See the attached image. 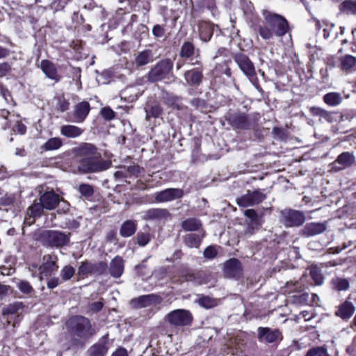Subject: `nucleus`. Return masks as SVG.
Returning a JSON list of instances; mask_svg holds the SVG:
<instances>
[{
    "mask_svg": "<svg viewBox=\"0 0 356 356\" xmlns=\"http://www.w3.org/2000/svg\"><path fill=\"white\" fill-rule=\"evenodd\" d=\"M79 162L78 169L83 172H97L106 170L111 165L110 161L104 160L97 147L91 143H83L74 149Z\"/></svg>",
    "mask_w": 356,
    "mask_h": 356,
    "instance_id": "1",
    "label": "nucleus"
},
{
    "mask_svg": "<svg viewBox=\"0 0 356 356\" xmlns=\"http://www.w3.org/2000/svg\"><path fill=\"white\" fill-rule=\"evenodd\" d=\"M263 15L265 24L259 26L258 31L264 40L282 37L289 31V23L284 17L267 10L263 12Z\"/></svg>",
    "mask_w": 356,
    "mask_h": 356,
    "instance_id": "2",
    "label": "nucleus"
},
{
    "mask_svg": "<svg viewBox=\"0 0 356 356\" xmlns=\"http://www.w3.org/2000/svg\"><path fill=\"white\" fill-rule=\"evenodd\" d=\"M67 326L72 334L81 339H88L95 334L90 321L83 316H78L70 318Z\"/></svg>",
    "mask_w": 356,
    "mask_h": 356,
    "instance_id": "3",
    "label": "nucleus"
},
{
    "mask_svg": "<svg viewBox=\"0 0 356 356\" xmlns=\"http://www.w3.org/2000/svg\"><path fill=\"white\" fill-rule=\"evenodd\" d=\"M234 61L256 89L260 90L261 87L256 76L254 66L250 58L246 55L239 54L235 56Z\"/></svg>",
    "mask_w": 356,
    "mask_h": 356,
    "instance_id": "4",
    "label": "nucleus"
},
{
    "mask_svg": "<svg viewBox=\"0 0 356 356\" xmlns=\"http://www.w3.org/2000/svg\"><path fill=\"white\" fill-rule=\"evenodd\" d=\"M165 321L174 326H186L191 323L193 317L191 312L186 309H175L168 313Z\"/></svg>",
    "mask_w": 356,
    "mask_h": 356,
    "instance_id": "5",
    "label": "nucleus"
},
{
    "mask_svg": "<svg viewBox=\"0 0 356 356\" xmlns=\"http://www.w3.org/2000/svg\"><path fill=\"white\" fill-rule=\"evenodd\" d=\"M281 221L288 227L301 226L305 221V214L293 209H284L281 211Z\"/></svg>",
    "mask_w": 356,
    "mask_h": 356,
    "instance_id": "6",
    "label": "nucleus"
},
{
    "mask_svg": "<svg viewBox=\"0 0 356 356\" xmlns=\"http://www.w3.org/2000/svg\"><path fill=\"white\" fill-rule=\"evenodd\" d=\"M42 237L50 246L54 247L63 246L66 245L70 240L67 234L56 230H47L44 232L42 233Z\"/></svg>",
    "mask_w": 356,
    "mask_h": 356,
    "instance_id": "7",
    "label": "nucleus"
},
{
    "mask_svg": "<svg viewBox=\"0 0 356 356\" xmlns=\"http://www.w3.org/2000/svg\"><path fill=\"white\" fill-rule=\"evenodd\" d=\"M266 197V195L260 191H248L246 194L237 198L236 202L239 207H248L261 202Z\"/></svg>",
    "mask_w": 356,
    "mask_h": 356,
    "instance_id": "8",
    "label": "nucleus"
},
{
    "mask_svg": "<svg viewBox=\"0 0 356 356\" xmlns=\"http://www.w3.org/2000/svg\"><path fill=\"white\" fill-rule=\"evenodd\" d=\"M172 67V62L170 59L160 61L149 73V79L157 81L168 74Z\"/></svg>",
    "mask_w": 356,
    "mask_h": 356,
    "instance_id": "9",
    "label": "nucleus"
},
{
    "mask_svg": "<svg viewBox=\"0 0 356 356\" xmlns=\"http://www.w3.org/2000/svg\"><path fill=\"white\" fill-rule=\"evenodd\" d=\"M43 264L39 268L40 280L50 276L51 273L56 271L58 266L56 264L58 258L55 254H47L43 257Z\"/></svg>",
    "mask_w": 356,
    "mask_h": 356,
    "instance_id": "10",
    "label": "nucleus"
},
{
    "mask_svg": "<svg viewBox=\"0 0 356 356\" xmlns=\"http://www.w3.org/2000/svg\"><path fill=\"white\" fill-rule=\"evenodd\" d=\"M162 298L155 294H149L141 296L137 298L133 299L131 304L133 307L137 308H143L147 307H156L161 304Z\"/></svg>",
    "mask_w": 356,
    "mask_h": 356,
    "instance_id": "11",
    "label": "nucleus"
},
{
    "mask_svg": "<svg viewBox=\"0 0 356 356\" xmlns=\"http://www.w3.org/2000/svg\"><path fill=\"white\" fill-rule=\"evenodd\" d=\"M184 191L180 188H167L155 194V201L163 203L182 197Z\"/></svg>",
    "mask_w": 356,
    "mask_h": 356,
    "instance_id": "12",
    "label": "nucleus"
},
{
    "mask_svg": "<svg viewBox=\"0 0 356 356\" xmlns=\"http://www.w3.org/2000/svg\"><path fill=\"white\" fill-rule=\"evenodd\" d=\"M108 334H106L88 350V355L106 356L108 350Z\"/></svg>",
    "mask_w": 356,
    "mask_h": 356,
    "instance_id": "13",
    "label": "nucleus"
},
{
    "mask_svg": "<svg viewBox=\"0 0 356 356\" xmlns=\"http://www.w3.org/2000/svg\"><path fill=\"white\" fill-rule=\"evenodd\" d=\"M258 338L262 342L274 343L281 339L282 337L278 330H271L268 327H259Z\"/></svg>",
    "mask_w": 356,
    "mask_h": 356,
    "instance_id": "14",
    "label": "nucleus"
},
{
    "mask_svg": "<svg viewBox=\"0 0 356 356\" xmlns=\"http://www.w3.org/2000/svg\"><path fill=\"white\" fill-rule=\"evenodd\" d=\"M44 209V207L40 200L39 202L35 201L27 209L24 224L29 226L31 225L35 219L42 215Z\"/></svg>",
    "mask_w": 356,
    "mask_h": 356,
    "instance_id": "15",
    "label": "nucleus"
},
{
    "mask_svg": "<svg viewBox=\"0 0 356 356\" xmlns=\"http://www.w3.org/2000/svg\"><path fill=\"white\" fill-rule=\"evenodd\" d=\"M40 201L45 209L52 210L56 208L60 201L58 195L53 191L44 192L40 195Z\"/></svg>",
    "mask_w": 356,
    "mask_h": 356,
    "instance_id": "16",
    "label": "nucleus"
},
{
    "mask_svg": "<svg viewBox=\"0 0 356 356\" xmlns=\"http://www.w3.org/2000/svg\"><path fill=\"white\" fill-rule=\"evenodd\" d=\"M40 68L45 76L54 81L58 82L60 79V76L58 74L56 65L48 60H42L40 63Z\"/></svg>",
    "mask_w": 356,
    "mask_h": 356,
    "instance_id": "17",
    "label": "nucleus"
},
{
    "mask_svg": "<svg viewBox=\"0 0 356 356\" xmlns=\"http://www.w3.org/2000/svg\"><path fill=\"white\" fill-rule=\"evenodd\" d=\"M170 217L169 211L166 209L154 208L144 212L145 220H166Z\"/></svg>",
    "mask_w": 356,
    "mask_h": 356,
    "instance_id": "18",
    "label": "nucleus"
},
{
    "mask_svg": "<svg viewBox=\"0 0 356 356\" xmlns=\"http://www.w3.org/2000/svg\"><path fill=\"white\" fill-rule=\"evenodd\" d=\"M241 266L236 259H231L225 263L224 273L227 277H236L241 274Z\"/></svg>",
    "mask_w": 356,
    "mask_h": 356,
    "instance_id": "19",
    "label": "nucleus"
},
{
    "mask_svg": "<svg viewBox=\"0 0 356 356\" xmlns=\"http://www.w3.org/2000/svg\"><path fill=\"white\" fill-rule=\"evenodd\" d=\"M326 229L324 222L307 223L302 230V233L307 237L313 236L323 233Z\"/></svg>",
    "mask_w": 356,
    "mask_h": 356,
    "instance_id": "20",
    "label": "nucleus"
},
{
    "mask_svg": "<svg viewBox=\"0 0 356 356\" xmlns=\"http://www.w3.org/2000/svg\"><path fill=\"white\" fill-rule=\"evenodd\" d=\"M124 261L120 256H116L112 259L109 266L110 275L115 277H120L124 272Z\"/></svg>",
    "mask_w": 356,
    "mask_h": 356,
    "instance_id": "21",
    "label": "nucleus"
},
{
    "mask_svg": "<svg viewBox=\"0 0 356 356\" xmlns=\"http://www.w3.org/2000/svg\"><path fill=\"white\" fill-rule=\"evenodd\" d=\"M90 111V104L87 102H82L75 106L74 115L76 122L84 121Z\"/></svg>",
    "mask_w": 356,
    "mask_h": 356,
    "instance_id": "22",
    "label": "nucleus"
},
{
    "mask_svg": "<svg viewBox=\"0 0 356 356\" xmlns=\"http://www.w3.org/2000/svg\"><path fill=\"white\" fill-rule=\"evenodd\" d=\"M244 215L250 220L248 224V232L250 234H253L254 229H258L261 225V218L259 217L257 212L253 209H246Z\"/></svg>",
    "mask_w": 356,
    "mask_h": 356,
    "instance_id": "23",
    "label": "nucleus"
},
{
    "mask_svg": "<svg viewBox=\"0 0 356 356\" xmlns=\"http://www.w3.org/2000/svg\"><path fill=\"white\" fill-rule=\"evenodd\" d=\"M355 161V157L350 152H343L338 156L337 159L334 163V165L339 164L341 166L337 168L339 170L348 168L353 165Z\"/></svg>",
    "mask_w": 356,
    "mask_h": 356,
    "instance_id": "24",
    "label": "nucleus"
},
{
    "mask_svg": "<svg viewBox=\"0 0 356 356\" xmlns=\"http://www.w3.org/2000/svg\"><path fill=\"white\" fill-rule=\"evenodd\" d=\"M202 71L197 68L188 70L184 74L186 83L189 85H199L202 79Z\"/></svg>",
    "mask_w": 356,
    "mask_h": 356,
    "instance_id": "25",
    "label": "nucleus"
},
{
    "mask_svg": "<svg viewBox=\"0 0 356 356\" xmlns=\"http://www.w3.org/2000/svg\"><path fill=\"white\" fill-rule=\"evenodd\" d=\"M153 53L150 49H145L138 52L135 57V64L138 66H143L153 61Z\"/></svg>",
    "mask_w": 356,
    "mask_h": 356,
    "instance_id": "26",
    "label": "nucleus"
},
{
    "mask_svg": "<svg viewBox=\"0 0 356 356\" xmlns=\"http://www.w3.org/2000/svg\"><path fill=\"white\" fill-rule=\"evenodd\" d=\"M354 312L355 307L350 302L346 301L339 306L336 312V315L343 320H346L352 316Z\"/></svg>",
    "mask_w": 356,
    "mask_h": 356,
    "instance_id": "27",
    "label": "nucleus"
},
{
    "mask_svg": "<svg viewBox=\"0 0 356 356\" xmlns=\"http://www.w3.org/2000/svg\"><path fill=\"white\" fill-rule=\"evenodd\" d=\"M200 38L204 42L209 41L213 32V24L207 22H202L199 25Z\"/></svg>",
    "mask_w": 356,
    "mask_h": 356,
    "instance_id": "28",
    "label": "nucleus"
},
{
    "mask_svg": "<svg viewBox=\"0 0 356 356\" xmlns=\"http://www.w3.org/2000/svg\"><path fill=\"white\" fill-rule=\"evenodd\" d=\"M230 123L238 129H247L249 127V121L247 115L245 114H234L229 118Z\"/></svg>",
    "mask_w": 356,
    "mask_h": 356,
    "instance_id": "29",
    "label": "nucleus"
},
{
    "mask_svg": "<svg viewBox=\"0 0 356 356\" xmlns=\"http://www.w3.org/2000/svg\"><path fill=\"white\" fill-rule=\"evenodd\" d=\"M83 129L74 125H63L60 127V134L67 138H76L81 136Z\"/></svg>",
    "mask_w": 356,
    "mask_h": 356,
    "instance_id": "30",
    "label": "nucleus"
},
{
    "mask_svg": "<svg viewBox=\"0 0 356 356\" xmlns=\"http://www.w3.org/2000/svg\"><path fill=\"white\" fill-rule=\"evenodd\" d=\"M145 118L149 120L151 118H158L163 113V109L160 104L155 103L145 108Z\"/></svg>",
    "mask_w": 356,
    "mask_h": 356,
    "instance_id": "31",
    "label": "nucleus"
},
{
    "mask_svg": "<svg viewBox=\"0 0 356 356\" xmlns=\"http://www.w3.org/2000/svg\"><path fill=\"white\" fill-rule=\"evenodd\" d=\"M136 231V224L133 220H127L121 226L120 234L122 237H129Z\"/></svg>",
    "mask_w": 356,
    "mask_h": 356,
    "instance_id": "32",
    "label": "nucleus"
},
{
    "mask_svg": "<svg viewBox=\"0 0 356 356\" xmlns=\"http://www.w3.org/2000/svg\"><path fill=\"white\" fill-rule=\"evenodd\" d=\"M323 101L326 104L330 106H336L341 104L342 97L339 92H328L323 96Z\"/></svg>",
    "mask_w": 356,
    "mask_h": 356,
    "instance_id": "33",
    "label": "nucleus"
},
{
    "mask_svg": "<svg viewBox=\"0 0 356 356\" xmlns=\"http://www.w3.org/2000/svg\"><path fill=\"white\" fill-rule=\"evenodd\" d=\"M202 223L197 218H188L182 222L181 227L186 231H196L200 228Z\"/></svg>",
    "mask_w": 356,
    "mask_h": 356,
    "instance_id": "34",
    "label": "nucleus"
},
{
    "mask_svg": "<svg viewBox=\"0 0 356 356\" xmlns=\"http://www.w3.org/2000/svg\"><path fill=\"white\" fill-rule=\"evenodd\" d=\"M202 236L194 233L187 234L184 237L186 245L190 248H197L201 242Z\"/></svg>",
    "mask_w": 356,
    "mask_h": 356,
    "instance_id": "35",
    "label": "nucleus"
},
{
    "mask_svg": "<svg viewBox=\"0 0 356 356\" xmlns=\"http://www.w3.org/2000/svg\"><path fill=\"white\" fill-rule=\"evenodd\" d=\"M63 145L62 139L60 138H51L44 144V149L47 151L56 150Z\"/></svg>",
    "mask_w": 356,
    "mask_h": 356,
    "instance_id": "36",
    "label": "nucleus"
},
{
    "mask_svg": "<svg viewBox=\"0 0 356 356\" xmlns=\"http://www.w3.org/2000/svg\"><path fill=\"white\" fill-rule=\"evenodd\" d=\"M341 65L343 70H350L355 67L356 58L350 55H346L341 59Z\"/></svg>",
    "mask_w": 356,
    "mask_h": 356,
    "instance_id": "37",
    "label": "nucleus"
},
{
    "mask_svg": "<svg viewBox=\"0 0 356 356\" xmlns=\"http://www.w3.org/2000/svg\"><path fill=\"white\" fill-rule=\"evenodd\" d=\"M310 275L316 285H321L324 277L321 270L316 266H311L309 268Z\"/></svg>",
    "mask_w": 356,
    "mask_h": 356,
    "instance_id": "38",
    "label": "nucleus"
},
{
    "mask_svg": "<svg viewBox=\"0 0 356 356\" xmlns=\"http://www.w3.org/2000/svg\"><path fill=\"white\" fill-rule=\"evenodd\" d=\"M23 308V304L22 302H15L4 307L2 310V314L3 316L17 314L18 312Z\"/></svg>",
    "mask_w": 356,
    "mask_h": 356,
    "instance_id": "39",
    "label": "nucleus"
},
{
    "mask_svg": "<svg viewBox=\"0 0 356 356\" xmlns=\"http://www.w3.org/2000/svg\"><path fill=\"white\" fill-rule=\"evenodd\" d=\"M284 293H291L293 292L298 291L302 290V285L298 282H287L282 289Z\"/></svg>",
    "mask_w": 356,
    "mask_h": 356,
    "instance_id": "40",
    "label": "nucleus"
},
{
    "mask_svg": "<svg viewBox=\"0 0 356 356\" xmlns=\"http://www.w3.org/2000/svg\"><path fill=\"white\" fill-rule=\"evenodd\" d=\"M194 54V46L189 42H185L181 48L180 56L183 58H189Z\"/></svg>",
    "mask_w": 356,
    "mask_h": 356,
    "instance_id": "41",
    "label": "nucleus"
},
{
    "mask_svg": "<svg viewBox=\"0 0 356 356\" xmlns=\"http://www.w3.org/2000/svg\"><path fill=\"white\" fill-rule=\"evenodd\" d=\"M332 284L338 291L347 290L349 288V282L344 278H334L332 280Z\"/></svg>",
    "mask_w": 356,
    "mask_h": 356,
    "instance_id": "42",
    "label": "nucleus"
},
{
    "mask_svg": "<svg viewBox=\"0 0 356 356\" xmlns=\"http://www.w3.org/2000/svg\"><path fill=\"white\" fill-rule=\"evenodd\" d=\"M75 270L71 266H65L60 270V277L62 281L69 280L74 274Z\"/></svg>",
    "mask_w": 356,
    "mask_h": 356,
    "instance_id": "43",
    "label": "nucleus"
},
{
    "mask_svg": "<svg viewBox=\"0 0 356 356\" xmlns=\"http://www.w3.org/2000/svg\"><path fill=\"white\" fill-rule=\"evenodd\" d=\"M17 287L24 294H31L34 291L30 283L26 280H19L17 283Z\"/></svg>",
    "mask_w": 356,
    "mask_h": 356,
    "instance_id": "44",
    "label": "nucleus"
},
{
    "mask_svg": "<svg viewBox=\"0 0 356 356\" xmlns=\"http://www.w3.org/2000/svg\"><path fill=\"white\" fill-rule=\"evenodd\" d=\"M342 10L348 14H356V1L348 0L344 1L342 5Z\"/></svg>",
    "mask_w": 356,
    "mask_h": 356,
    "instance_id": "45",
    "label": "nucleus"
},
{
    "mask_svg": "<svg viewBox=\"0 0 356 356\" xmlns=\"http://www.w3.org/2000/svg\"><path fill=\"white\" fill-rule=\"evenodd\" d=\"M198 303L200 306L207 309L211 308L216 305V300L208 296H203L199 298Z\"/></svg>",
    "mask_w": 356,
    "mask_h": 356,
    "instance_id": "46",
    "label": "nucleus"
},
{
    "mask_svg": "<svg viewBox=\"0 0 356 356\" xmlns=\"http://www.w3.org/2000/svg\"><path fill=\"white\" fill-rule=\"evenodd\" d=\"M305 356H329V355L325 348L316 347L309 350Z\"/></svg>",
    "mask_w": 356,
    "mask_h": 356,
    "instance_id": "47",
    "label": "nucleus"
},
{
    "mask_svg": "<svg viewBox=\"0 0 356 356\" xmlns=\"http://www.w3.org/2000/svg\"><path fill=\"white\" fill-rule=\"evenodd\" d=\"M70 103L64 96H58L57 97V108L61 112L66 111L69 109Z\"/></svg>",
    "mask_w": 356,
    "mask_h": 356,
    "instance_id": "48",
    "label": "nucleus"
},
{
    "mask_svg": "<svg viewBox=\"0 0 356 356\" xmlns=\"http://www.w3.org/2000/svg\"><path fill=\"white\" fill-rule=\"evenodd\" d=\"M13 67L11 64L8 62L0 63V77L10 75L12 72Z\"/></svg>",
    "mask_w": 356,
    "mask_h": 356,
    "instance_id": "49",
    "label": "nucleus"
},
{
    "mask_svg": "<svg viewBox=\"0 0 356 356\" xmlns=\"http://www.w3.org/2000/svg\"><path fill=\"white\" fill-rule=\"evenodd\" d=\"M137 240L139 245L145 246L150 241V236L147 233H139L137 235Z\"/></svg>",
    "mask_w": 356,
    "mask_h": 356,
    "instance_id": "50",
    "label": "nucleus"
},
{
    "mask_svg": "<svg viewBox=\"0 0 356 356\" xmlns=\"http://www.w3.org/2000/svg\"><path fill=\"white\" fill-rule=\"evenodd\" d=\"M92 270V265L88 262H83L79 266L78 273L79 275H86Z\"/></svg>",
    "mask_w": 356,
    "mask_h": 356,
    "instance_id": "51",
    "label": "nucleus"
},
{
    "mask_svg": "<svg viewBox=\"0 0 356 356\" xmlns=\"http://www.w3.org/2000/svg\"><path fill=\"white\" fill-rule=\"evenodd\" d=\"M203 254L204 257L211 259L216 257L218 252L216 247L211 245L204 250Z\"/></svg>",
    "mask_w": 356,
    "mask_h": 356,
    "instance_id": "52",
    "label": "nucleus"
},
{
    "mask_svg": "<svg viewBox=\"0 0 356 356\" xmlns=\"http://www.w3.org/2000/svg\"><path fill=\"white\" fill-rule=\"evenodd\" d=\"M79 192L85 196H90L93 193V189L89 184H81L79 186Z\"/></svg>",
    "mask_w": 356,
    "mask_h": 356,
    "instance_id": "53",
    "label": "nucleus"
},
{
    "mask_svg": "<svg viewBox=\"0 0 356 356\" xmlns=\"http://www.w3.org/2000/svg\"><path fill=\"white\" fill-rule=\"evenodd\" d=\"M152 34L156 38H161L165 34V29L162 26L156 24L152 29Z\"/></svg>",
    "mask_w": 356,
    "mask_h": 356,
    "instance_id": "54",
    "label": "nucleus"
},
{
    "mask_svg": "<svg viewBox=\"0 0 356 356\" xmlns=\"http://www.w3.org/2000/svg\"><path fill=\"white\" fill-rule=\"evenodd\" d=\"M101 113L106 120H112L115 117V113L110 108H104L101 111Z\"/></svg>",
    "mask_w": 356,
    "mask_h": 356,
    "instance_id": "55",
    "label": "nucleus"
},
{
    "mask_svg": "<svg viewBox=\"0 0 356 356\" xmlns=\"http://www.w3.org/2000/svg\"><path fill=\"white\" fill-rule=\"evenodd\" d=\"M334 29V25L333 24H325L323 29L324 38H328Z\"/></svg>",
    "mask_w": 356,
    "mask_h": 356,
    "instance_id": "56",
    "label": "nucleus"
},
{
    "mask_svg": "<svg viewBox=\"0 0 356 356\" xmlns=\"http://www.w3.org/2000/svg\"><path fill=\"white\" fill-rule=\"evenodd\" d=\"M103 307V303L100 301L95 302L89 305V311L92 312H98Z\"/></svg>",
    "mask_w": 356,
    "mask_h": 356,
    "instance_id": "57",
    "label": "nucleus"
},
{
    "mask_svg": "<svg viewBox=\"0 0 356 356\" xmlns=\"http://www.w3.org/2000/svg\"><path fill=\"white\" fill-rule=\"evenodd\" d=\"M14 131L17 132L18 134L23 135L26 131V126L22 123L21 122H17L13 128Z\"/></svg>",
    "mask_w": 356,
    "mask_h": 356,
    "instance_id": "58",
    "label": "nucleus"
},
{
    "mask_svg": "<svg viewBox=\"0 0 356 356\" xmlns=\"http://www.w3.org/2000/svg\"><path fill=\"white\" fill-rule=\"evenodd\" d=\"M60 284V280L58 277H52L47 282V287L49 289H54Z\"/></svg>",
    "mask_w": 356,
    "mask_h": 356,
    "instance_id": "59",
    "label": "nucleus"
},
{
    "mask_svg": "<svg viewBox=\"0 0 356 356\" xmlns=\"http://www.w3.org/2000/svg\"><path fill=\"white\" fill-rule=\"evenodd\" d=\"M128 172L134 175H138L140 173V168L138 165L129 166L128 168Z\"/></svg>",
    "mask_w": 356,
    "mask_h": 356,
    "instance_id": "60",
    "label": "nucleus"
},
{
    "mask_svg": "<svg viewBox=\"0 0 356 356\" xmlns=\"http://www.w3.org/2000/svg\"><path fill=\"white\" fill-rule=\"evenodd\" d=\"M324 109L323 108H321L319 107H312L310 108V113L313 115H318V116H321L323 112Z\"/></svg>",
    "mask_w": 356,
    "mask_h": 356,
    "instance_id": "61",
    "label": "nucleus"
},
{
    "mask_svg": "<svg viewBox=\"0 0 356 356\" xmlns=\"http://www.w3.org/2000/svg\"><path fill=\"white\" fill-rule=\"evenodd\" d=\"M111 356H128L127 352L125 348H118L117 349Z\"/></svg>",
    "mask_w": 356,
    "mask_h": 356,
    "instance_id": "62",
    "label": "nucleus"
},
{
    "mask_svg": "<svg viewBox=\"0 0 356 356\" xmlns=\"http://www.w3.org/2000/svg\"><path fill=\"white\" fill-rule=\"evenodd\" d=\"M10 54L9 49L0 46V59L7 57Z\"/></svg>",
    "mask_w": 356,
    "mask_h": 356,
    "instance_id": "63",
    "label": "nucleus"
},
{
    "mask_svg": "<svg viewBox=\"0 0 356 356\" xmlns=\"http://www.w3.org/2000/svg\"><path fill=\"white\" fill-rule=\"evenodd\" d=\"M300 315L301 316L302 318H303L305 319V321H309L310 320L312 317H313V314L312 313H310L307 311H302Z\"/></svg>",
    "mask_w": 356,
    "mask_h": 356,
    "instance_id": "64",
    "label": "nucleus"
}]
</instances>
